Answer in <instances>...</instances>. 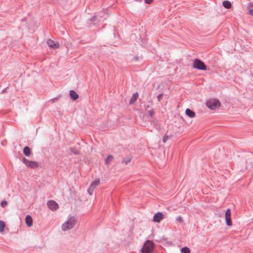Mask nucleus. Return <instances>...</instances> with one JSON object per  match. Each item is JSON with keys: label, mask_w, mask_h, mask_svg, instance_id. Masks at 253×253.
I'll use <instances>...</instances> for the list:
<instances>
[{"label": "nucleus", "mask_w": 253, "mask_h": 253, "mask_svg": "<svg viewBox=\"0 0 253 253\" xmlns=\"http://www.w3.org/2000/svg\"><path fill=\"white\" fill-rule=\"evenodd\" d=\"M154 243L152 241L147 240L143 245L141 251L142 253H152L154 250Z\"/></svg>", "instance_id": "1"}, {"label": "nucleus", "mask_w": 253, "mask_h": 253, "mask_svg": "<svg viewBox=\"0 0 253 253\" xmlns=\"http://www.w3.org/2000/svg\"><path fill=\"white\" fill-rule=\"evenodd\" d=\"M76 224V219L74 217H71L67 220L62 224V230L63 231H67L73 228Z\"/></svg>", "instance_id": "2"}, {"label": "nucleus", "mask_w": 253, "mask_h": 253, "mask_svg": "<svg viewBox=\"0 0 253 253\" xmlns=\"http://www.w3.org/2000/svg\"><path fill=\"white\" fill-rule=\"evenodd\" d=\"M206 105L209 109L213 110L220 106V102L218 99H211L207 101Z\"/></svg>", "instance_id": "3"}, {"label": "nucleus", "mask_w": 253, "mask_h": 253, "mask_svg": "<svg viewBox=\"0 0 253 253\" xmlns=\"http://www.w3.org/2000/svg\"><path fill=\"white\" fill-rule=\"evenodd\" d=\"M192 67L193 68L197 69L200 70H206L207 66L203 61L201 60L196 58L194 60Z\"/></svg>", "instance_id": "4"}, {"label": "nucleus", "mask_w": 253, "mask_h": 253, "mask_svg": "<svg viewBox=\"0 0 253 253\" xmlns=\"http://www.w3.org/2000/svg\"><path fill=\"white\" fill-rule=\"evenodd\" d=\"M22 161L26 166L31 169H36L39 166V163L36 161H29L25 157L22 158Z\"/></svg>", "instance_id": "5"}, {"label": "nucleus", "mask_w": 253, "mask_h": 253, "mask_svg": "<svg viewBox=\"0 0 253 253\" xmlns=\"http://www.w3.org/2000/svg\"><path fill=\"white\" fill-rule=\"evenodd\" d=\"M231 210L230 209L226 210L225 213V219L226 224L228 226H231L232 225V221L231 217Z\"/></svg>", "instance_id": "6"}, {"label": "nucleus", "mask_w": 253, "mask_h": 253, "mask_svg": "<svg viewBox=\"0 0 253 253\" xmlns=\"http://www.w3.org/2000/svg\"><path fill=\"white\" fill-rule=\"evenodd\" d=\"M47 44L49 47L52 49H56L59 47L60 44L58 42H55L51 39L47 41Z\"/></svg>", "instance_id": "7"}, {"label": "nucleus", "mask_w": 253, "mask_h": 253, "mask_svg": "<svg viewBox=\"0 0 253 253\" xmlns=\"http://www.w3.org/2000/svg\"><path fill=\"white\" fill-rule=\"evenodd\" d=\"M48 208L52 211H55L58 208V204L53 200H50L47 203Z\"/></svg>", "instance_id": "8"}, {"label": "nucleus", "mask_w": 253, "mask_h": 253, "mask_svg": "<svg viewBox=\"0 0 253 253\" xmlns=\"http://www.w3.org/2000/svg\"><path fill=\"white\" fill-rule=\"evenodd\" d=\"M163 219V213L161 212H158L154 215L153 221L157 223H159Z\"/></svg>", "instance_id": "9"}, {"label": "nucleus", "mask_w": 253, "mask_h": 253, "mask_svg": "<svg viewBox=\"0 0 253 253\" xmlns=\"http://www.w3.org/2000/svg\"><path fill=\"white\" fill-rule=\"evenodd\" d=\"M106 15L104 12H101L99 13V15H95L92 19L93 20H97L99 21L103 20L104 19H106V17L103 18Z\"/></svg>", "instance_id": "10"}, {"label": "nucleus", "mask_w": 253, "mask_h": 253, "mask_svg": "<svg viewBox=\"0 0 253 253\" xmlns=\"http://www.w3.org/2000/svg\"><path fill=\"white\" fill-rule=\"evenodd\" d=\"M25 222L27 226L31 227L33 225V219L31 215H27L25 217Z\"/></svg>", "instance_id": "11"}, {"label": "nucleus", "mask_w": 253, "mask_h": 253, "mask_svg": "<svg viewBox=\"0 0 253 253\" xmlns=\"http://www.w3.org/2000/svg\"><path fill=\"white\" fill-rule=\"evenodd\" d=\"M69 95L71 97V98L73 100H75L79 98V95L78 93L74 90H71L69 92Z\"/></svg>", "instance_id": "12"}, {"label": "nucleus", "mask_w": 253, "mask_h": 253, "mask_svg": "<svg viewBox=\"0 0 253 253\" xmlns=\"http://www.w3.org/2000/svg\"><path fill=\"white\" fill-rule=\"evenodd\" d=\"M185 114L191 118H194L195 116V113L193 110L189 108L186 109Z\"/></svg>", "instance_id": "13"}, {"label": "nucleus", "mask_w": 253, "mask_h": 253, "mask_svg": "<svg viewBox=\"0 0 253 253\" xmlns=\"http://www.w3.org/2000/svg\"><path fill=\"white\" fill-rule=\"evenodd\" d=\"M139 96L138 93L137 92H135L133 94L132 96L131 97L129 104H133L137 100L138 97Z\"/></svg>", "instance_id": "14"}, {"label": "nucleus", "mask_w": 253, "mask_h": 253, "mask_svg": "<svg viewBox=\"0 0 253 253\" xmlns=\"http://www.w3.org/2000/svg\"><path fill=\"white\" fill-rule=\"evenodd\" d=\"M23 153L27 156L29 157L31 154V150L29 146H25L23 148Z\"/></svg>", "instance_id": "15"}, {"label": "nucleus", "mask_w": 253, "mask_h": 253, "mask_svg": "<svg viewBox=\"0 0 253 253\" xmlns=\"http://www.w3.org/2000/svg\"><path fill=\"white\" fill-rule=\"evenodd\" d=\"M100 182L99 179H96L91 182L89 186L95 189L96 187L99 184Z\"/></svg>", "instance_id": "16"}, {"label": "nucleus", "mask_w": 253, "mask_h": 253, "mask_svg": "<svg viewBox=\"0 0 253 253\" xmlns=\"http://www.w3.org/2000/svg\"><path fill=\"white\" fill-rule=\"evenodd\" d=\"M131 160V156L127 155L125 158H124L122 161V163L127 165L128 163L130 162Z\"/></svg>", "instance_id": "17"}, {"label": "nucleus", "mask_w": 253, "mask_h": 253, "mask_svg": "<svg viewBox=\"0 0 253 253\" xmlns=\"http://www.w3.org/2000/svg\"><path fill=\"white\" fill-rule=\"evenodd\" d=\"M223 6L227 9H229L231 7V3L228 0H224L222 2Z\"/></svg>", "instance_id": "18"}, {"label": "nucleus", "mask_w": 253, "mask_h": 253, "mask_svg": "<svg viewBox=\"0 0 253 253\" xmlns=\"http://www.w3.org/2000/svg\"><path fill=\"white\" fill-rule=\"evenodd\" d=\"M180 252L181 253H190V250L187 247H184L181 249Z\"/></svg>", "instance_id": "19"}, {"label": "nucleus", "mask_w": 253, "mask_h": 253, "mask_svg": "<svg viewBox=\"0 0 253 253\" xmlns=\"http://www.w3.org/2000/svg\"><path fill=\"white\" fill-rule=\"evenodd\" d=\"M5 227V223L3 221H0V232H2Z\"/></svg>", "instance_id": "20"}, {"label": "nucleus", "mask_w": 253, "mask_h": 253, "mask_svg": "<svg viewBox=\"0 0 253 253\" xmlns=\"http://www.w3.org/2000/svg\"><path fill=\"white\" fill-rule=\"evenodd\" d=\"M113 157L112 155H108L105 160L106 164L110 163V162L113 160Z\"/></svg>", "instance_id": "21"}, {"label": "nucleus", "mask_w": 253, "mask_h": 253, "mask_svg": "<svg viewBox=\"0 0 253 253\" xmlns=\"http://www.w3.org/2000/svg\"><path fill=\"white\" fill-rule=\"evenodd\" d=\"M94 189L91 187L90 186L89 187V188L87 189V192L90 195H91L93 194V192L94 191Z\"/></svg>", "instance_id": "22"}, {"label": "nucleus", "mask_w": 253, "mask_h": 253, "mask_svg": "<svg viewBox=\"0 0 253 253\" xmlns=\"http://www.w3.org/2000/svg\"><path fill=\"white\" fill-rule=\"evenodd\" d=\"M176 220L180 223H182L183 222V219L181 216H178L176 218Z\"/></svg>", "instance_id": "23"}, {"label": "nucleus", "mask_w": 253, "mask_h": 253, "mask_svg": "<svg viewBox=\"0 0 253 253\" xmlns=\"http://www.w3.org/2000/svg\"><path fill=\"white\" fill-rule=\"evenodd\" d=\"M71 151L75 155H78L79 154V151L75 148H71Z\"/></svg>", "instance_id": "24"}, {"label": "nucleus", "mask_w": 253, "mask_h": 253, "mask_svg": "<svg viewBox=\"0 0 253 253\" xmlns=\"http://www.w3.org/2000/svg\"><path fill=\"white\" fill-rule=\"evenodd\" d=\"M149 116L151 117H153L155 114L154 109H152L151 110L148 111Z\"/></svg>", "instance_id": "25"}, {"label": "nucleus", "mask_w": 253, "mask_h": 253, "mask_svg": "<svg viewBox=\"0 0 253 253\" xmlns=\"http://www.w3.org/2000/svg\"><path fill=\"white\" fill-rule=\"evenodd\" d=\"M7 205V202L4 200L1 202L0 206L2 208H4Z\"/></svg>", "instance_id": "26"}, {"label": "nucleus", "mask_w": 253, "mask_h": 253, "mask_svg": "<svg viewBox=\"0 0 253 253\" xmlns=\"http://www.w3.org/2000/svg\"><path fill=\"white\" fill-rule=\"evenodd\" d=\"M163 95H164L163 93H160V94H159L158 95L157 99H158V101H161V100L162 99Z\"/></svg>", "instance_id": "27"}, {"label": "nucleus", "mask_w": 253, "mask_h": 253, "mask_svg": "<svg viewBox=\"0 0 253 253\" xmlns=\"http://www.w3.org/2000/svg\"><path fill=\"white\" fill-rule=\"evenodd\" d=\"M153 0H144V2L147 4H150L152 3Z\"/></svg>", "instance_id": "28"}, {"label": "nucleus", "mask_w": 253, "mask_h": 253, "mask_svg": "<svg viewBox=\"0 0 253 253\" xmlns=\"http://www.w3.org/2000/svg\"><path fill=\"white\" fill-rule=\"evenodd\" d=\"M249 14L251 15H253V9H249Z\"/></svg>", "instance_id": "29"}, {"label": "nucleus", "mask_w": 253, "mask_h": 253, "mask_svg": "<svg viewBox=\"0 0 253 253\" xmlns=\"http://www.w3.org/2000/svg\"><path fill=\"white\" fill-rule=\"evenodd\" d=\"M168 139V136L165 135L164 136L163 141L165 142Z\"/></svg>", "instance_id": "30"}, {"label": "nucleus", "mask_w": 253, "mask_h": 253, "mask_svg": "<svg viewBox=\"0 0 253 253\" xmlns=\"http://www.w3.org/2000/svg\"><path fill=\"white\" fill-rule=\"evenodd\" d=\"M57 99V98H54L51 99L50 101L52 102H54V101Z\"/></svg>", "instance_id": "31"}, {"label": "nucleus", "mask_w": 253, "mask_h": 253, "mask_svg": "<svg viewBox=\"0 0 253 253\" xmlns=\"http://www.w3.org/2000/svg\"><path fill=\"white\" fill-rule=\"evenodd\" d=\"M6 89H7V88H4V89H3V90H2V92H1V93H4V92L6 91Z\"/></svg>", "instance_id": "32"}, {"label": "nucleus", "mask_w": 253, "mask_h": 253, "mask_svg": "<svg viewBox=\"0 0 253 253\" xmlns=\"http://www.w3.org/2000/svg\"><path fill=\"white\" fill-rule=\"evenodd\" d=\"M134 58V59L135 60H137V59H138V57H135Z\"/></svg>", "instance_id": "33"}]
</instances>
